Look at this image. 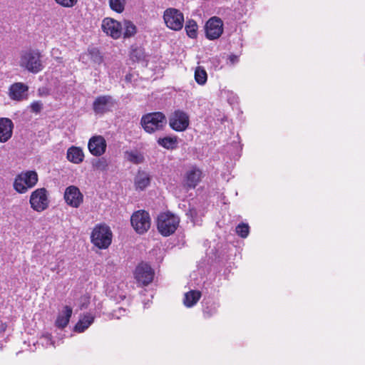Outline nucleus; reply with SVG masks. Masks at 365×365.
Listing matches in <instances>:
<instances>
[{"instance_id": "1", "label": "nucleus", "mask_w": 365, "mask_h": 365, "mask_svg": "<svg viewBox=\"0 0 365 365\" xmlns=\"http://www.w3.org/2000/svg\"><path fill=\"white\" fill-rule=\"evenodd\" d=\"M166 123V118L161 112L148 113L141 118V124L144 130L149 133L163 129Z\"/></svg>"}, {"instance_id": "2", "label": "nucleus", "mask_w": 365, "mask_h": 365, "mask_svg": "<svg viewBox=\"0 0 365 365\" xmlns=\"http://www.w3.org/2000/svg\"><path fill=\"white\" fill-rule=\"evenodd\" d=\"M112 241V232L108 226L99 225L95 227L91 234V242L100 249L107 248Z\"/></svg>"}, {"instance_id": "3", "label": "nucleus", "mask_w": 365, "mask_h": 365, "mask_svg": "<svg viewBox=\"0 0 365 365\" xmlns=\"http://www.w3.org/2000/svg\"><path fill=\"white\" fill-rule=\"evenodd\" d=\"M179 218L170 213H162L158 217L157 227L163 236L174 233L179 225Z\"/></svg>"}, {"instance_id": "4", "label": "nucleus", "mask_w": 365, "mask_h": 365, "mask_svg": "<svg viewBox=\"0 0 365 365\" xmlns=\"http://www.w3.org/2000/svg\"><path fill=\"white\" fill-rule=\"evenodd\" d=\"M20 66L33 73H37L43 68L41 55L36 51L23 53L21 56Z\"/></svg>"}, {"instance_id": "5", "label": "nucleus", "mask_w": 365, "mask_h": 365, "mask_svg": "<svg viewBox=\"0 0 365 365\" xmlns=\"http://www.w3.org/2000/svg\"><path fill=\"white\" fill-rule=\"evenodd\" d=\"M116 104L117 102L113 96L102 95L94 99L92 107L96 115H103L106 113L111 112Z\"/></svg>"}, {"instance_id": "6", "label": "nucleus", "mask_w": 365, "mask_h": 365, "mask_svg": "<svg viewBox=\"0 0 365 365\" xmlns=\"http://www.w3.org/2000/svg\"><path fill=\"white\" fill-rule=\"evenodd\" d=\"M163 19L166 26L172 30L180 31L183 27V14L177 9H167L164 11Z\"/></svg>"}, {"instance_id": "7", "label": "nucleus", "mask_w": 365, "mask_h": 365, "mask_svg": "<svg viewBox=\"0 0 365 365\" xmlns=\"http://www.w3.org/2000/svg\"><path fill=\"white\" fill-rule=\"evenodd\" d=\"M130 222L134 230L139 234L146 232L150 227V217L145 210L135 212L130 218Z\"/></svg>"}, {"instance_id": "8", "label": "nucleus", "mask_w": 365, "mask_h": 365, "mask_svg": "<svg viewBox=\"0 0 365 365\" xmlns=\"http://www.w3.org/2000/svg\"><path fill=\"white\" fill-rule=\"evenodd\" d=\"M30 204L33 210L42 212L48 207L47 190L45 188H38L34 190L30 197Z\"/></svg>"}, {"instance_id": "9", "label": "nucleus", "mask_w": 365, "mask_h": 365, "mask_svg": "<svg viewBox=\"0 0 365 365\" xmlns=\"http://www.w3.org/2000/svg\"><path fill=\"white\" fill-rule=\"evenodd\" d=\"M189 123V116L182 110H175L169 116V125L170 128L175 131L180 132L185 130Z\"/></svg>"}, {"instance_id": "10", "label": "nucleus", "mask_w": 365, "mask_h": 365, "mask_svg": "<svg viewBox=\"0 0 365 365\" xmlns=\"http://www.w3.org/2000/svg\"><path fill=\"white\" fill-rule=\"evenodd\" d=\"M205 29L206 37L208 39H217L223 32V22L218 17H212L207 21Z\"/></svg>"}, {"instance_id": "11", "label": "nucleus", "mask_w": 365, "mask_h": 365, "mask_svg": "<svg viewBox=\"0 0 365 365\" xmlns=\"http://www.w3.org/2000/svg\"><path fill=\"white\" fill-rule=\"evenodd\" d=\"M103 31L114 39L119 38L123 34V26L119 21L110 18L103 19L101 25Z\"/></svg>"}, {"instance_id": "12", "label": "nucleus", "mask_w": 365, "mask_h": 365, "mask_svg": "<svg viewBox=\"0 0 365 365\" xmlns=\"http://www.w3.org/2000/svg\"><path fill=\"white\" fill-rule=\"evenodd\" d=\"M154 272L151 267L145 263L140 264L135 271V278L142 285L149 284L153 279Z\"/></svg>"}, {"instance_id": "13", "label": "nucleus", "mask_w": 365, "mask_h": 365, "mask_svg": "<svg viewBox=\"0 0 365 365\" xmlns=\"http://www.w3.org/2000/svg\"><path fill=\"white\" fill-rule=\"evenodd\" d=\"M64 199L68 205L77 208L83 202V196L77 187L71 185L65 190Z\"/></svg>"}, {"instance_id": "14", "label": "nucleus", "mask_w": 365, "mask_h": 365, "mask_svg": "<svg viewBox=\"0 0 365 365\" xmlns=\"http://www.w3.org/2000/svg\"><path fill=\"white\" fill-rule=\"evenodd\" d=\"M107 143L105 138L101 135L93 136L90 138L88 148L90 153L96 157L101 156L105 153Z\"/></svg>"}, {"instance_id": "15", "label": "nucleus", "mask_w": 365, "mask_h": 365, "mask_svg": "<svg viewBox=\"0 0 365 365\" xmlns=\"http://www.w3.org/2000/svg\"><path fill=\"white\" fill-rule=\"evenodd\" d=\"M202 178V171L197 167L190 168L185 173V183L189 188H195Z\"/></svg>"}, {"instance_id": "16", "label": "nucleus", "mask_w": 365, "mask_h": 365, "mask_svg": "<svg viewBox=\"0 0 365 365\" xmlns=\"http://www.w3.org/2000/svg\"><path fill=\"white\" fill-rule=\"evenodd\" d=\"M14 124L11 120L0 118V143L7 142L12 136Z\"/></svg>"}, {"instance_id": "17", "label": "nucleus", "mask_w": 365, "mask_h": 365, "mask_svg": "<svg viewBox=\"0 0 365 365\" xmlns=\"http://www.w3.org/2000/svg\"><path fill=\"white\" fill-rule=\"evenodd\" d=\"M28 86L23 83H16L9 88V96L11 99L21 101L27 96Z\"/></svg>"}, {"instance_id": "18", "label": "nucleus", "mask_w": 365, "mask_h": 365, "mask_svg": "<svg viewBox=\"0 0 365 365\" xmlns=\"http://www.w3.org/2000/svg\"><path fill=\"white\" fill-rule=\"evenodd\" d=\"M202 304L203 316L206 319L215 315L220 307L219 303L212 299H203Z\"/></svg>"}, {"instance_id": "19", "label": "nucleus", "mask_w": 365, "mask_h": 365, "mask_svg": "<svg viewBox=\"0 0 365 365\" xmlns=\"http://www.w3.org/2000/svg\"><path fill=\"white\" fill-rule=\"evenodd\" d=\"M66 158L74 164H79L83 161L84 153L81 148L71 146L67 150Z\"/></svg>"}, {"instance_id": "20", "label": "nucleus", "mask_w": 365, "mask_h": 365, "mask_svg": "<svg viewBox=\"0 0 365 365\" xmlns=\"http://www.w3.org/2000/svg\"><path fill=\"white\" fill-rule=\"evenodd\" d=\"M95 317L91 313H86L80 317L74 327V331L78 333L83 332L94 322Z\"/></svg>"}, {"instance_id": "21", "label": "nucleus", "mask_w": 365, "mask_h": 365, "mask_svg": "<svg viewBox=\"0 0 365 365\" xmlns=\"http://www.w3.org/2000/svg\"><path fill=\"white\" fill-rule=\"evenodd\" d=\"M72 312L73 310L71 307L65 306L56 320V326L61 329L66 327L69 322Z\"/></svg>"}, {"instance_id": "22", "label": "nucleus", "mask_w": 365, "mask_h": 365, "mask_svg": "<svg viewBox=\"0 0 365 365\" xmlns=\"http://www.w3.org/2000/svg\"><path fill=\"white\" fill-rule=\"evenodd\" d=\"M150 182V177L149 174L145 171H138L135 178V185L136 189L140 190L146 188Z\"/></svg>"}, {"instance_id": "23", "label": "nucleus", "mask_w": 365, "mask_h": 365, "mask_svg": "<svg viewBox=\"0 0 365 365\" xmlns=\"http://www.w3.org/2000/svg\"><path fill=\"white\" fill-rule=\"evenodd\" d=\"M201 297V292L197 290H190L184 294L183 304L186 307H192L197 304Z\"/></svg>"}, {"instance_id": "24", "label": "nucleus", "mask_w": 365, "mask_h": 365, "mask_svg": "<svg viewBox=\"0 0 365 365\" xmlns=\"http://www.w3.org/2000/svg\"><path fill=\"white\" fill-rule=\"evenodd\" d=\"M19 175L22 178L24 183L26 184L29 188L34 187L38 181V175L35 171H28Z\"/></svg>"}, {"instance_id": "25", "label": "nucleus", "mask_w": 365, "mask_h": 365, "mask_svg": "<svg viewBox=\"0 0 365 365\" xmlns=\"http://www.w3.org/2000/svg\"><path fill=\"white\" fill-rule=\"evenodd\" d=\"M195 80L200 86H204L207 81V73L204 67L198 66L195 70Z\"/></svg>"}, {"instance_id": "26", "label": "nucleus", "mask_w": 365, "mask_h": 365, "mask_svg": "<svg viewBox=\"0 0 365 365\" xmlns=\"http://www.w3.org/2000/svg\"><path fill=\"white\" fill-rule=\"evenodd\" d=\"M123 34L124 38H130L136 34L137 29L133 22L125 20L122 23Z\"/></svg>"}, {"instance_id": "27", "label": "nucleus", "mask_w": 365, "mask_h": 365, "mask_svg": "<svg viewBox=\"0 0 365 365\" xmlns=\"http://www.w3.org/2000/svg\"><path fill=\"white\" fill-rule=\"evenodd\" d=\"M158 143L168 149V150H173L176 148L178 144V140L176 137H165V138H160L158 140Z\"/></svg>"}, {"instance_id": "28", "label": "nucleus", "mask_w": 365, "mask_h": 365, "mask_svg": "<svg viewBox=\"0 0 365 365\" xmlns=\"http://www.w3.org/2000/svg\"><path fill=\"white\" fill-rule=\"evenodd\" d=\"M125 156L128 161L133 164H140L144 160L143 155L137 150L126 151Z\"/></svg>"}, {"instance_id": "29", "label": "nucleus", "mask_w": 365, "mask_h": 365, "mask_svg": "<svg viewBox=\"0 0 365 365\" xmlns=\"http://www.w3.org/2000/svg\"><path fill=\"white\" fill-rule=\"evenodd\" d=\"M187 35L191 38H195L197 36V24L193 19H189L185 26Z\"/></svg>"}, {"instance_id": "30", "label": "nucleus", "mask_w": 365, "mask_h": 365, "mask_svg": "<svg viewBox=\"0 0 365 365\" xmlns=\"http://www.w3.org/2000/svg\"><path fill=\"white\" fill-rule=\"evenodd\" d=\"M130 56L133 61H140L145 59V53L143 48L133 46L131 47Z\"/></svg>"}, {"instance_id": "31", "label": "nucleus", "mask_w": 365, "mask_h": 365, "mask_svg": "<svg viewBox=\"0 0 365 365\" xmlns=\"http://www.w3.org/2000/svg\"><path fill=\"white\" fill-rule=\"evenodd\" d=\"M126 0H109V5L113 11L122 13L124 11Z\"/></svg>"}, {"instance_id": "32", "label": "nucleus", "mask_w": 365, "mask_h": 365, "mask_svg": "<svg viewBox=\"0 0 365 365\" xmlns=\"http://www.w3.org/2000/svg\"><path fill=\"white\" fill-rule=\"evenodd\" d=\"M14 189L18 192H20V193L26 192L27 191V190L29 188V187H27L26 184L24 183V180L20 175H19L15 179V181L14 182Z\"/></svg>"}, {"instance_id": "33", "label": "nucleus", "mask_w": 365, "mask_h": 365, "mask_svg": "<svg viewBox=\"0 0 365 365\" xmlns=\"http://www.w3.org/2000/svg\"><path fill=\"white\" fill-rule=\"evenodd\" d=\"M236 233L242 238H246L250 233V227L247 223H240L235 228Z\"/></svg>"}, {"instance_id": "34", "label": "nucleus", "mask_w": 365, "mask_h": 365, "mask_svg": "<svg viewBox=\"0 0 365 365\" xmlns=\"http://www.w3.org/2000/svg\"><path fill=\"white\" fill-rule=\"evenodd\" d=\"M88 55L91 59L97 64H100L103 61V57L101 55L100 51L96 48H92L88 50Z\"/></svg>"}, {"instance_id": "35", "label": "nucleus", "mask_w": 365, "mask_h": 365, "mask_svg": "<svg viewBox=\"0 0 365 365\" xmlns=\"http://www.w3.org/2000/svg\"><path fill=\"white\" fill-rule=\"evenodd\" d=\"M55 1L58 4L66 8L73 7L77 3V0H55Z\"/></svg>"}, {"instance_id": "36", "label": "nucleus", "mask_w": 365, "mask_h": 365, "mask_svg": "<svg viewBox=\"0 0 365 365\" xmlns=\"http://www.w3.org/2000/svg\"><path fill=\"white\" fill-rule=\"evenodd\" d=\"M43 108V103L41 101H34L31 104V111L36 113H39Z\"/></svg>"}, {"instance_id": "37", "label": "nucleus", "mask_w": 365, "mask_h": 365, "mask_svg": "<svg viewBox=\"0 0 365 365\" xmlns=\"http://www.w3.org/2000/svg\"><path fill=\"white\" fill-rule=\"evenodd\" d=\"M106 163L103 159H99L95 163H93V167L96 170H106Z\"/></svg>"}, {"instance_id": "38", "label": "nucleus", "mask_w": 365, "mask_h": 365, "mask_svg": "<svg viewBox=\"0 0 365 365\" xmlns=\"http://www.w3.org/2000/svg\"><path fill=\"white\" fill-rule=\"evenodd\" d=\"M126 312V310L123 308H118V309L116 310H114L111 315H112V317L113 318H115V319H120L121 316L124 315Z\"/></svg>"}, {"instance_id": "39", "label": "nucleus", "mask_w": 365, "mask_h": 365, "mask_svg": "<svg viewBox=\"0 0 365 365\" xmlns=\"http://www.w3.org/2000/svg\"><path fill=\"white\" fill-rule=\"evenodd\" d=\"M43 343L46 345H53V342L51 339V335L50 334H46L42 336Z\"/></svg>"}, {"instance_id": "40", "label": "nucleus", "mask_w": 365, "mask_h": 365, "mask_svg": "<svg viewBox=\"0 0 365 365\" xmlns=\"http://www.w3.org/2000/svg\"><path fill=\"white\" fill-rule=\"evenodd\" d=\"M229 61L231 64L234 65L238 62V56L236 55H230L229 56Z\"/></svg>"}]
</instances>
